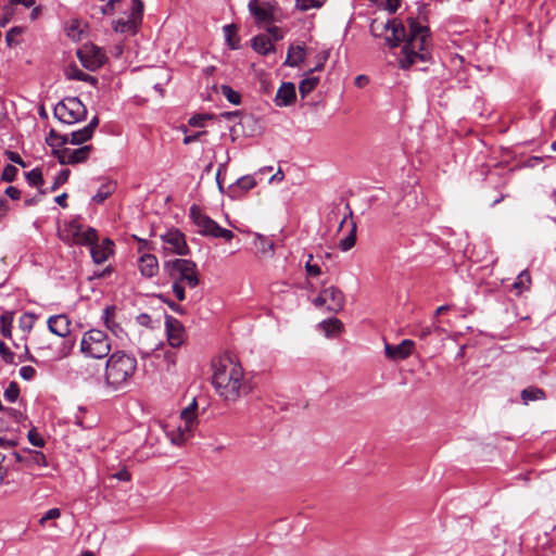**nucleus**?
Masks as SVG:
<instances>
[{
  "mask_svg": "<svg viewBox=\"0 0 556 556\" xmlns=\"http://www.w3.org/2000/svg\"><path fill=\"white\" fill-rule=\"evenodd\" d=\"M213 386L217 394L226 402H236L248 393V384L240 363L226 353L213 363Z\"/></svg>",
  "mask_w": 556,
  "mask_h": 556,
  "instance_id": "f257e3e1",
  "label": "nucleus"
},
{
  "mask_svg": "<svg viewBox=\"0 0 556 556\" xmlns=\"http://www.w3.org/2000/svg\"><path fill=\"white\" fill-rule=\"evenodd\" d=\"M409 33L407 35L405 45L402 49V58L400 59V66L402 68H409L417 62H426L429 60V51L427 48L429 39V28L420 25L416 20L408 18Z\"/></svg>",
  "mask_w": 556,
  "mask_h": 556,
  "instance_id": "f03ea898",
  "label": "nucleus"
},
{
  "mask_svg": "<svg viewBox=\"0 0 556 556\" xmlns=\"http://www.w3.org/2000/svg\"><path fill=\"white\" fill-rule=\"evenodd\" d=\"M62 238L67 242H73L80 245H89L92 260L97 264L104 263L112 253L113 242L109 239L104 240L102 244H98V235L94 228L83 227L76 222L67 225Z\"/></svg>",
  "mask_w": 556,
  "mask_h": 556,
  "instance_id": "7ed1b4c3",
  "label": "nucleus"
},
{
  "mask_svg": "<svg viewBox=\"0 0 556 556\" xmlns=\"http://www.w3.org/2000/svg\"><path fill=\"white\" fill-rule=\"evenodd\" d=\"M164 273L173 281V292L178 301L186 299L185 287L195 288L200 280L197 264L186 258L167 261L163 265Z\"/></svg>",
  "mask_w": 556,
  "mask_h": 556,
  "instance_id": "20e7f679",
  "label": "nucleus"
},
{
  "mask_svg": "<svg viewBox=\"0 0 556 556\" xmlns=\"http://www.w3.org/2000/svg\"><path fill=\"white\" fill-rule=\"evenodd\" d=\"M137 370V359L124 351L111 354L105 365V383L114 390L125 387Z\"/></svg>",
  "mask_w": 556,
  "mask_h": 556,
  "instance_id": "39448f33",
  "label": "nucleus"
},
{
  "mask_svg": "<svg viewBox=\"0 0 556 556\" xmlns=\"http://www.w3.org/2000/svg\"><path fill=\"white\" fill-rule=\"evenodd\" d=\"M99 117L93 116L88 125L83 127L81 129L75 130L70 135H61L56 132L54 129H50L48 137L46 138V142L51 148H61L66 146L67 143H72L74 146H80L87 141H89L99 126Z\"/></svg>",
  "mask_w": 556,
  "mask_h": 556,
  "instance_id": "423d86ee",
  "label": "nucleus"
},
{
  "mask_svg": "<svg viewBox=\"0 0 556 556\" xmlns=\"http://www.w3.org/2000/svg\"><path fill=\"white\" fill-rule=\"evenodd\" d=\"M189 216L198 227V232L201 236L222 238L227 242L231 241L235 237V233L231 230L220 227L215 220L204 214L195 204L190 207Z\"/></svg>",
  "mask_w": 556,
  "mask_h": 556,
  "instance_id": "0eeeda50",
  "label": "nucleus"
},
{
  "mask_svg": "<svg viewBox=\"0 0 556 556\" xmlns=\"http://www.w3.org/2000/svg\"><path fill=\"white\" fill-rule=\"evenodd\" d=\"M111 348L106 333L100 329H90L83 334L80 352L87 357H106L110 354Z\"/></svg>",
  "mask_w": 556,
  "mask_h": 556,
  "instance_id": "6e6552de",
  "label": "nucleus"
},
{
  "mask_svg": "<svg viewBox=\"0 0 556 556\" xmlns=\"http://www.w3.org/2000/svg\"><path fill=\"white\" fill-rule=\"evenodd\" d=\"M53 115L59 122L73 125L86 119L87 109L77 97H67L56 103Z\"/></svg>",
  "mask_w": 556,
  "mask_h": 556,
  "instance_id": "1a4fd4ad",
  "label": "nucleus"
},
{
  "mask_svg": "<svg viewBox=\"0 0 556 556\" xmlns=\"http://www.w3.org/2000/svg\"><path fill=\"white\" fill-rule=\"evenodd\" d=\"M198 403L193 399L192 402L180 412V424L173 430L167 431V437L175 445H181L187 441L197 425Z\"/></svg>",
  "mask_w": 556,
  "mask_h": 556,
  "instance_id": "9d476101",
  "label": "nucleus"
},
{
  "mask_svg": "<svg viewBox=\"0 0 556 556\" xmlns=\"http://www.w3.org/2000/svg\"><path fill=\"white\" fill-rule=\"evenodd\" d=\"M380 29L388 33L386 40L390 48L399 47L407 38L404 25L395 18L381 24L376 21L371 23L370 31L374 36H379L378 30Z\"/></svg>",
  "mask_w": 556,
  "mask_h": 556,
  "instance_id": "9b49d317",
  "label": "nucleus"
},
{
  "mask_svg": "<svg viewBox=\"0 0 556 556\" xmlns=\"http://www.w3.org/2000/svg\"><path fill=\"white\" fill-rule=\"evenodd\" d=\"M53 155L56 156L58 161L62 165H76L84 163L89 159L92 151V146H84L76 149L67 148L63 146L61 148H52Z\"/></svg>",
  "mask_w": 556,
  "mask_h": 556,
  "instance_id": "f8f14e48",
  "label": "nucleus"
},
{
  "mask_svg": "<svg viewBox=\"0 0 556 556\" xmlns=\"http://www.w3.org/2000/svg\"><path fill=\"white\" fill-rule=\"evenodd\" d=\"M77 55L84 67L89 71L100 68L106 60L105 52L94 45L84 46L78 50Z\"/></svg>",
  "mask_w": 556,
  "mask_h": 556,
  "instance_id": "ddd939ff",
  "label": "nucleus"
},
{
  "mask_svg": "<svg viewBox=\"0 0 556 556\" xmlns=\"http://www.w3.org/2000/svg\"><path fill=\"white\" fill-rule=\"evenodd\" d=\"M165 250L177 254L188 255L190 250L185 235L177 229H172L161 236Z\"/></svg>",
  "mask_w": 556,
  "mask_h": 556,
  "instance_id": "4468645a",
  "label": "nucleus"
},
{
  "mask_svg": "<svg viewBox=\"0 0 556 556\" xmlns=\"http://www.w3.org/2000/svg\"><path fill=\"white\" fill-rule=\"evenodd\" d=\"M165 328L169 345L173 348L181 346L186 340V332L182 324L175 317L166 315Z\"/></svg>",
  "mask_w": 556,
  "mask_h": 556,
  "instance_id": "2eb2a0df",
  "label": "nucleus"
},
{
  "mask_svg": "<svg viewBox=\"0 0 556 556\" xmlns=\"http://www.w3.org/2000/svg\"><path fill=\"white\" fill-rule=\"evenodd\" d=\"M102 320L108 330L116 338L123 339L127 336L118 318V308L115 305H109L103 309Z\"/></svg>",
  "mask_w": 556,
  "mask_h": 556,
  "instance_id": "dca6fc26",
  "label": "nucleus"
},
{
  "mask_svg": "<svg viewBox=\"0 0 556 556\" xmlns=\"http://www.w3.org/2000/svg\"><path fill=\"white\" fill-rule=\"evenodd\" d=\"M274 4L268 1L250 0L249 11L256 23H271L274 21Z\"/></svg>",
  "mask_w": 556,
  "mask_h": 556,
  "instance_id": "f3484780",
  "label": "nucleus"
},
{
  "mask_svg": "<svg viewBox=\"0 0 556 556\" xmlns=\"http://www.w3.org/2000/svg\"><path fill=\"white\" fill-rule=\"evenodd\" d=\"M47 324L49 330L58 337L66 338L71 333V320L65 314L49 317Z\"/></svg>",
  "mask_w": 556,
  "mask_h": 556,
  "instance_id": "a211bd4d",
  "label": "nucleus"
},
{
  "mask_svg": "<svg viewBox=\"0 0 556 556\" xmlns=\"http://www.w3.org/2000/svg\"><path fill=\"white\" fill-rule=\"evenodd\" d=\"M414 342L409 339H405L397 345H391L387 343L384 346V352L388 358L392 361H399L407 358L412 354Z\"/></svg>",
  "mask_w": 556,
  "mask_h": 556,
  "instance_id": "6ab92c4d",
  "label": "nucleus"
},
{
  "mask_svg": "<svg viewBox=\"0 0 556 556\" xmlns=\"http://www.w3.org/2000/svg\"><path fill=\"white\" fill-rule=\"evenodd\" d=\"M295 99V85L293 83H282L276 92L274 102L277 106L283 108L293 104Z\"/></svg>",
  "mask_w": 556,
  "mask_h": 556,
  "instance_id": "aec40b11",
  "label": "nucleus"
},
{
  "mask_svg": "<svg viewBox=\"0 0 556 556\" xmlns=\"http://www.w3.org/2000/svg\"><path fill=\"white\" fill-rule=\"evenodd\" d=\"M15 471L8 472L5 468V473H3V481H1L0 485L4 488V493H15L20 491L23 486L26 485V479L24 475H14Z\"/></svg>",
  "mask_w": 556,
  "mask_h": 556,
  "instance_id": "412c9836",
  "label": "nucleus"
},
{
  "mask_svg": "<svg viewBox=\"0 0 556 556\" xmlns=\"http://www.w3.org/2000/svg\"><path fill=\"white\" fill-rule=\"evenodd\" d=\"M138 267L141 275L146 278H152L159 271V262L153 254H143L138 261Z\"/></svg>",
  "mask_w": 556,
  "mask_h": 556,
  "instance_id": "4be33fe9",
  "label": "nucleus"
},
{
  "mask_svg": "<svg viewBox=\"0 0 556 556\" xmlns=\"http://www.w3.org/2000/svg\"><path fill=\"white\" fill-rule=\"evenodd\" d=\"M324 295L328 300V309L331 312H340L344 307V294L336 287L324 289Z\"/></svg>",
  "mask_w": 556,
  "mask_h": 556,
  "instance_id": "5701e85b",
  "label": "nucleus"
},
{
  "mask_svg": "<svg viewBox=\"0 0 556 556\" xmlns=\"http://www.w3.org/2000/svg\"><path fill=\"white\" fill-rule=\"evenodd\" d=\"M140 17H136L130 14L127 18H118L117 21L113 22V29L117 33H135L138 25L141 23Z\"/></svg>",
  "mask_w": 556,
  "mask_h": 556,
  "instance_id": "b1692460",
  "label": "nucleus"
},
{
  "mask_svg": "<svg viewBox=\"0 0 556 556\" xmlns=\"http://www.w3.org/2000/svg\"><path fill=\"white\" fill-rule=\"evenodd\" d=\"M305 49L302 46H291L288 50L287 59L285 61V65L291 67L300 66L305 60Z\"/></svg>",
  "mask_w": 556,
  "mask_h": 556,
  "instance_id": "393cba45",
  "label": "nucleus"
},
{
  "mask_svg": "<svg viewBox=\"0 0 556 556\" xmlns=\"http://www.w3.org/2000/svg\"><path fill=\"white\" fill-rule=\"evenodd\" d=\"M252 48L262 55H267L271 52H275L274 43L265 35L255 36L252 39Z\"/></svg>",
  "mask_w": 556,
  "mask_h": 556,
  "instance_id": "a878e982",
  "label": "nucleus"
},
{
  "mask_svg": "<svg viewBox=\"0 0 556 556\" xmlns=\"http://www.w3.org/2000/svg\"><path fill=\"white\" fill-rule=\"evenodd\" d=\"M37 467H47L48 462L46 455L39 451L27 450L26 451V460H25V469H30Z\"/></svg>",
  "mask_w": 556,
  "mask_h": 556,
  "instance_id": "bb28decb",
  "label": "nucleus"
},
{
  "mask_svg": "<svg viewBox=\"0 0 556 556\" xmlns=\"http://www.w3.org/2000/svg\"><path fill=\"white\" fill-rule=\"evenodd\" d=\"M13 320V312L7 311L0 315V332L5 339H12Z\"/></svg>",
  "mask_w": 556,
  "mask_h": 556,
  "instance_id": "cd10ccee",
  "label": "nucleus"
},
{
  "mask_svg": "<svg viewBox=\"0 0 556 556\" xmlns=\"http://www.w3.org/2000/svg\"><path fill=\"white\" fill-rule=\"evenodd\" d=\"M116 186L113 181H106L100 186L97 193L92 197V201L100 204L103 203L115 190Z\"/></svg>",
  "mask_w": 556,
  "mask_h": 556,
  "instance_id": "c85d7f7f",
  "label": "nucleus"
},
{
  "mask_svg": "<svg viewBox=\"0 0 556 556\" xmlns=\"http://www.w3.org/2000/svg\"><path fill=\"white\" fill-rule=\"evenodd\" d=\"M543 399H545V392L540 388L529 387L521 391V400L525 404Z\"/></svg>",
  "mask_w": 556,
  "mask_h": 556,
  "instance_id": "c756f323",
  "label": "nucleus"
},
{
  "mask_svg": "<svg viewBox=\"0 0 556 556\" xmlns=\"http://www.w3.org/2000/svg\"><path fill=\"white\" fill-rule=\"evenodd\" d=\"M224 36L227 45L231 49H238L240 47V40L237 37V27L233 24L225 25L223 27Z\"/></svg>",
  "mask_w": 556,
  "mask_h": 556,
  "instance_id": "7c9ffc66",
  "label": "nucleus"
},
{
  "mask_svg": "<svg viewBox=\"0 0 556 556\" xmlns=\"http://www.w3.org/2000/svg\"><path fill=\"white\" fill-rule=\"evenodd\" d=\"M320 328L324 330L327 337L339 333L342 329V323L337 318H330L320 323Z\"/></svg>",
  "mask_w": 556,
  "mask_h": 556,
  "instance_id": "2f4dec72",
  "label": "nucleus"
},
{
  "mask_svg": "<svg viewBox=\"0 0 556 556\" xmlns=\"http://www.w3.org/2000/svg\"><path fill=\"white\" fill-rule=\"evenodd\" d=\"M67 77L70 79L79 80L90 83L91 85H96L98 79L87 73H84L81 70L77 67H72L67 71Z\"/></svg>",
  "mask_w": 556,
  "mask_h": 556,
  "instance_id": "473e14b6",
  "label": "nucleus"
},
{
  "mask_svg": "<svg viewBox=\"0 0 556 556\" xmlns=\"http://www.w3.org/2000/svg\"><path fill=\"white\" fill-rule=\"evenodd\" d=\"M319 83V78L316 76H307L302 79L299 86L300 93L302 98H305L308 93H311Z\"/></svg>",
  "mask_w": 556,
  "mask_h": 556,
  "instance_id": "72a5a7b5",
  "label": "nucleus"
},
{
  "mask_svg": "<svg viewBox=\"0 0 556 556\" xmlns=\"http://www.w3.org/2000/svg\"><path fill=\"white\" fill-rule=\"evenodd\" d=\"M355 243H356V224L352 220L350 232L345 238H343L340 241L339 248L345 252V251L351 250L355 245Z\"/></svg>",
  "mask_w": 556,
  "mask_h": 556,
  "instance_id": "f704fd0d",
  "label": "nucleus"
},
{
  "mask_svg": "<svg viewBox=\"0 0 556 556\" xmlns=\"http://www.w3.org/2000/svg\"><path fill=\"white\" fill-rule=\"evenodd\" d=\"M35 320V314L24 313L18 319V327L23 332L29 333L34 327Z\"/></svg>",
  "mask_w": 556,
  "mask_h": 556,
  "instance_id": "c9c22d12",
  "label": "nucleus"
},
{
  "mask_svg": "<svg viewBox=\"0 0 556 556\" xmlns=\"http://www.w3.org/2000/svg\"><path fill=\"white\" fill-rule=\"evenodd\" d=\"M326 0H295V8L302 12L311 9H319L325 4Z\"/></svg>",
  "mask_w": 556,
  "mask_h": 556,
  "instance_id": "e433bc0d",
  "label": "nucleus"
},
{
  "mask_svg": "<svg viewBox=\"0 0 556 556\" xmlns=\"http://www.w3.org/2000/svg\"><path fill=\"white\" fill-rule=\"evenodd\" d=\"M26 180L30 186L40 187L43 185L42 173L39 168H34L26 173Z\"/></svg>",
  "mask_w": 556,
  "mask_h": 556,
  "instance_id": "4c0bfd02",
  "label": "nucleus"
},
{
  "mask_svg": "<svg viewBox=\"0 0 556 556\" xmlns=\"http://www.w3.org/2000/svg\"><path fill=\"white\" fill-rule=\"evenodd\" d=\"M223 96L232 104L238 105L241 102V96L239 92L233 90L231 87L227 85H223L220 87Z\"/></svg>",
  "mask_w": 556,
  "mask_h": 556,
  "instance_id": "58836bf2",
  "label": "nucleus"
},
{
  "mask_svg": "<svg viewBox=\"0 0 556 556\" xmlns=\"http://www.w3.org/2000/svg\"><path fill=\"white\" fill-rule=\"evenodd\" d=\"M256 186V180L253 176L247 175L239 178L236 182V188L241 189L243 191H249Z\"/></svg>",
  "mask_w": 556,
  "mask_h": 556,
  "instance_id": "ea45409f",
  "label": "nucleus"
},
{
  "mask_svg": "<svg viewBox=\"0 0 556 556\" xmlns=\"http://www.w3.org/2000/svg\"><path fill=\"white\" fill-rule=\"evenodd\" d=\"M255 244L262 253L273 252L274 243L262 235L256 236Z\"/></svg>",
  "mask_w": 556,
  "mask_h": 556,
  "instance_id": "a19ab883",
  "label": "nucleus"
},
{
  "mask_svg": "<svg viewBox=\"0 0 556 556\" xmlns=\"http://www.w3.org/2000/svg\"><path fill=\"white\" fill-rule=\"evenodd\" d=\"M0 415L4 417V420L8 422V419H13L14 421L18 422L23 415L21 412H18L15 408H4L2 405H0Z\"/></svg>",
  "mask_w": 556,
  "mask_h": 556,
  "instance_id": "79ce46f5",
  "label": "nucleus"
},
{
  "mask_svg": "<svg viewBox=\"0 0 556 556\" xmlns=\"http://www.w3.org/2000/svg\"><path fill=\"white\" fill-rule=\"evenodd\" d=\"M20 395V388L16 382H11L8 388L4 391V399L10 402L14 403Z\"/></svg>",
  "mask_w": 556,
  "mask_h": 556,
  "instance_id": "37998d69",
  "label": "nucleus"
},
{
  "mask_svg": "<svg viewBox=\"0 0 556 556\" xmlns=\"http://www.w3.org/2000/svg\"><path fill=\"white\" fill-rule=\"evenodd\" d=\"M530 283H531L530 274L527 270H523L518 275L517 280L514 286L517 289H528Z\"/></svg>",
  "mask_w": 556,
  "mask_h": 556,
  "instance_id": "c03bdc74",
  "label": "nucleus"
},
{
  "mask_svg": "<svg viewBox=\"0 0 556 556\" xmlns=\"http://www.w3.org/2000/svg\"><path fill=\"white\" fill-rule=\"evenodd\" d=\"M28 441L37 447L45 446V440L36 428H31L27 434Z\"/></svg>",
  "mask_w": 556,
  "mask_h": 556,
  "instance_id": "a18cd8bd",
  "label": "nucleus"
},
{
  "mask_svg": "<svg viewBox=\"0 0 556 556\" xmlns=\"http://www.w3.org/2000/svg\"><path fill=\"white\" fill-rule=\"evenodd\" d=\"M0 356L4 363L14 364L15 354L2 341L0 342Z\"/></svg>",
  "mask_w": 556,
  "mask_h": 556,
  "instance_id": "49530a36",
  "label": "nucleus"
},
{
  "mask_svg": "<svg viewBox=\"0 0 556 556\" xmlns=\"http://www.w3.org/2000/svg\"><path fill=\"white\" fill-rule=\"evenodd\" d=\"M11 456L14 458L15 463L17 464V466H13L12 469L16 473H20L25 468L26 455H23L22 453L14 451L11 453Z\"/></svg>",
  "mask_w": 556,
  "mask_h": 556,
  "instance_id": "de8ad7c7",
  "label": "nucleus"
},
{
  "mask_svg": "<svg viewBox=\"0 0 556 556\" xmlns=\"http://www.w3.org/2000/svg\"><path fill=\"white\" fill-rule=\"evenodd\" d=\"M17 174V168L11 164H8L2 172L1 178L4 181L11 182L15 179Z\"/></svg>",
  "mask_w": 556,
  "mask_h": 556,
  "instance_id": "09e8293b",
  "label": "nucleus"
},
{
  "mask_svg": "<svg viewBox=\"0 0 556 556\" xmlns=\"http://www.w3.org/2000/svg\"><path fill=\"white\" fill-rule=\"evenodd\" d=\"M70 169H63L59 173V175L55 177V180L51 187V190H56L61 185L65 184L70 177Z\"/></svg>",
  "mask_w": 556,
  "mask_h": 556,
  "instance_id": "8fccbe9b",
  "label": "nucleus"
},
{
  "mask_svg": "<svg viewBox=\"0 0 556 556\" xmlns=\"http://www.w3.org/2000/svg\"><path fill=\"white\" fill-rule=\"evenodd\" d=\"M433 331L441 332L442 328L440 326H426L421 327L418 332H415V336L419 337L420 339H426L429 337Z\"/></svg>",
  "mask_w": 556,
  "mask_h": 556,
  "instance_id": "3c124183",
  "label": "nucleus"
},
{
  "mask_svg": "<svg viewBox=\"0 0 556 556\" xmlns=\"http://www.w3.org/2000/svg\"><path fill=\"white\" fill-rule=\"evenodd\" d=\"M328 58H329L328 51H323V52L318 53L317 63L313 68H311L308 71V74H312L315 71H321L324 68L325 63L327 62Z\"/></svg>",
  "mask_w": 556,
  "mask_h": 556,
  "instance_id": "603ef678",
  "label": "nucleus"
},
{
  "mask_svg": "<svg viewBox=\"0 0 556 556\" xmlns=\"http://www.w3.org/2000/svg\"><path fill=\"white\" fill-rule=\"evenodd\" d=\"M23 29L21 27H12L7 34H5V41L9 47H12L14 43H16L15 38L18 37L22 34Z\"/></svg>",
  "mask_w": 556,
  "mask_h": 556,
  "instance_id": "864d4df0",
  "label": "nucleus"
},
{
  "mask_svg": "<svg viewBox=\"0 0 556 556\" xmlns=\"http://www.w3.org/2000/svg\"><path fill=\"white\" fill-rule=\"evenodd\" d=\"M61 516V511L59 508H51L40 518V525H45L48 520L58 519Z\"/></svg>",
  "mask_w": 556,
  "mask_h": 556,
  "instance_id": "5fc2aeb1",
  "label": "nucleus"
},
{
  "mask_svg": "<svg viewBox=\"0 0 556 556\" xmlns=\"http://www.w3.org/2000/svg\"><path fill=\"white\" fill-rule=\"evenodd\" d=\"M312 258H313V255H309V260L305 264V270H306L308 276L317 277V276L320 275L321 269H320V267L317 264H312L311 263Z\"/></svg>",
  "mask_w": 556,
  "mask_h": 556,
  "instance_id": "6e6d98bb",
  "label": "nucleus"
},
{
  "mask_svg": "<svg viewBox=\"0 0 556 556\" xmlns=\"http://www.w3.org/2000/svg\"><path fill=\"white\" fill-rule=\"evenodd\" d=\"M36 375V370L34 367L31 366H23L21 369H20V376L24 379V380H31Z\"/></svg>",
  "mask_w": 556,
  "mask_h": 556,
  "instance_id": "4d7b16f0",
  "label": "nucleus"
},
{
  "mask_svg": "<svg viewBox=\"0 0 556 556\" xmlns=\"http://www.w3.org/2000/svg\"><path fill=\"white\" fill-rule=\"evenodd\" d=\"M207 118H208V116L204 115V114L194 115V116L190 117L189 125H191L193 127H203L204 122Z\"/></svg>",
  "mask_w": 556,
  "mask_h": 556,
  "instance_id": "13d9d810",
  "label": "nucleus"
},
{
  "mask_svg": "<svg viewBox=\"0 0 556 556\" xmlns=\"http://www.w3.org/2000/svg\"><path fill=\"white\" fill-rule=\"evenodd\" d=\"M131 13H132L134 16L142 18L143 2L141 0H132Z\"/></svg>",
  "mask_w": 556,
  "mask_h": 556,
  "instance_id": "bf43d9fd",
  "label": "nucleus"
},
{
  "mask_svg": "<svg viewBox=\"0 0 556 556\" xmlns=\"http://www.w3.org/2000/svg\"><path fill=\"white\" fill-rule=\"evenodd\" d=\"M5 155L8 156V159L11 162L18 164L22 167H26V163L23 161V159L21 157V155L18 153L13 152V151H7Z\"/></svg>",
  "mask_w": 556,
  "mask_h": 556,
  "instance_id": "052dcab7",
  "label": "nucleus"
},
{
  "mask_svg": "<svg viewBox=\"0 0 556 556\" xmlns=\"http://www.w3.org/2000/svg\"><path fill=\"white\" fill-rule=\"evenodd\" d=\"M113 478L119 481H129L131 479V475L126 468L121 469L116 473L113 475Z\"/></svg>",
  "mask_w": 556,
  "mask_h": 556,
  "instance_id": "680f3d73",
  "label": "nucleus"
},
{
  "mask_svg": "<svg viewBox=\"0 0 556 556\" xmlns=\"http://www.w3.org/2000/svg\"><path fill=\"white\" fill-rule=\"evenodd\" d=\"M5 194L12 200H18L21 197V191L15 187L10 186L5 189Z\"/></svg>",
  "mask_w": 556,
  "mask_h": 556,
  "instance_id": "e2e57ef3",
  "label": "nucleus"
},
{
  "mask_svg": "<svg viewBox=\"0 0 556 556\" xmlns=\"http://www.w3.org/2000/svg\"><path fill=\"white\" fill-rule=\"evenodd\" d=\"M9 211L8 200L0 197V222L7 216Z\"/></svg>",
  "mask_w": 556,
  "mask_h": 556,
  "instance_id": "0e129e2a",
  "label": "nucleus"
},
{
  "mask_svg": "<svg viewBox=\"0 0 556 556\" xmlns=\"http://www.w3.org/2000/svg\"><path fill=\"white\" fill-rule=\"evenodd\" d=\"M121 0H110L104 7H102L101 12L103 14H112L115 9V3L119 2Z\"/></svg>",
  "mask_w": 556,
  "mask_h": 556,
  "instance_id": "69168bd1",
  "label": "nucleus"
},
{
  "mask_svg": "<svg viewBox=\"0 0 556 556\" xmlns=\"http://www.w3.org/2000/svg\"><path fill=\"white\" fill-rule=\"evenodd\" d=\"M268 33L273 36L274 40H276V41L281 40L283 37L280 28L277 26L269 27Z\"/></svg>",
  "mask_w": 556,
  "mask_h": 556,
  "instance_id": "338daca9",
  "label": "nucleus"
},
{
  "mask_svg": "<svg viewBox=\"0 0 556 556\" xmlns=\"http://www.w3.org/2000/svg\"><path fill=\"white\" fill-rule=\"evenodd\" d=\"M401 0H386L387 10L391 13H395L400 7Z\"/></svg>",
  "mask_w": 556,
  "mask_h": 556,
  "instance_id": "774afa93",
  "label": "nucleus"
}]
</instances>
